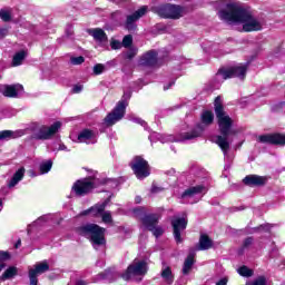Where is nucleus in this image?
Returning a JSON list of instances; mask_svg holds the SVG:
<instances>
[{
  "instance_id": "1",
  "label": "nucleus",
  "mask_w": 285,
  "mask_h": 285,
  "mask_svg": "<svg viewBox=\"0 0 285 285\" xmlns=\"http://www.w3.org/2000/svg\"><path fill=\"white\" fill-rule=\"evenodd\" d=\"M218 14L222 21L244 23V32H259L263 29L262 22L253 17V13L248 9L239 6L237 2H228L225 9L220 10Z\"/></svg>"
},
{
  "instance_id": "2",
  "label": "nucleus",
  "mask_w": 285,
  "mask_h": 285,
  "mask_svg": "<svg viewBox=\"0 0 285 285\" xmlns=\"http://www.w3.org/2000/svg\"><path fill=\"white\" fill-rule=\"evenodd\" d=\"M214 112L216 115L219 131V135L216 136L215 144L218 145L224 155H228V150H230L228 137L237 135V131L233 129V118H230V116L226 114V109H224L222 96H217L214 100Z\"/></svg>"
},
{
  "instance_id": "3",
  "label": "nucleus",
  "mask_w": 285,
  "mask_h": 285,
  "mask_svg": "<svg viewBox=\"0 0 285 285\" xmlns=\"http://www.w3.org/2000/svg\"><path fill=\"white\" fill-rule=\"evenodd\" d=\"M86 173H92V176L85 177L77 179L73 185L71 186V193L75 195V197H86L87 195H90L95 189L99 188V186H106L108 184L109 179L107 178H97V171L88 168L82 167Z\"/></svg>"
},
{
  "instance_id": "4",
  "label": "nucleus",
  "mask_w": 285,
  "mask_h": 285,
  "mask_svg": "<svg viewBox=\"0 0 285 285\" xmlns=\"http://www.w3.org/2000/svg\"><path fill=\"white\" fill-rule=\"evenodd\" d=\"M132 213L139 218L141 226L158 239L164 235V227L159 226L161 216L157 213H147L146 207H136Z\"/></svg>"
},
{
  "instance_id": "5",
  "label": "nucleus",
  "mask_w": 285,
  "mask_h": 285,
  "mask_svg": "<svg viewBox=\"0 0 285 285\" xmlns=\"http://www.w3.org/2000/svg\"><path fill=\"white\" fill-rule=\"evenodd\" d=\"M76 233L80 237L89 239L94 246H106V228L95 223H87L77 227Z\"/></svg>"
},
{
  "instance_id": "6",
  "label": "nucleus",
  "mask_w": 285,
  "mask_h": 285,
  "mask_svg": "<svg viewBox=\"0 0 285 285\" xmlns=\"http://www.w3.org/2000/svg\"><path fill=\"white\" fill-rule=\"evenodd\" d=\"M213 124H215V114L213 110H203L200 114V122L196 124L195 128L190 131L183 134V139L190 140L202 137L204 130H206V126H213Z\"/></svg>"
},
{
  "instance_id": "7",
  "label": "nucleus",
  "mask_w": 285,
  "mask_h": 285,
  "mask_svg": "<svg viewBox=\"0 0 285 285\" xmlns=\"http://www.w3.org/2000/svg\"><path fill=\"white\" fill-rule=\"evenodd\" d=\"M151 11L155 14H158L160 19H173L177 21V19H181L184 17V7L179 4L173 3H163L157 7H153Z\"/></svg>"
},
{
  "instance_id": "8",
  "label": "nucleus",
  "mask_w": 285,
  "mask_h": 285,
  "mask_svg": "<svg viewBox=\"0 0 285 285\" xmlns=\"http://www.w3.org/2000/svg\"><path fill=\"white\" fill-rule=\"evenodd\" d=\"M246 72H248V66H233V67H220L216 73L217 77H222L224 81L228 79H246Z\"/></svg>"
},
{
  "instance_id": "9",
  "label": "nucleus",
  "mask_w": 285,
  "mask_h": 285,
  "mask_svg": "<svg viewBox=\"0 0 285 285\" xmlns=\"http://www.w3.org/2000/svg\"><path fill=\"white\" fill-rule=\"evenodd\" d=\"M135 177L138 179H146L150 177V164L144 158V156H135L129 163Z\"/></svg>"
},
{
  "instance_id": "10",
  "label": "nucleus",
  "mask_w": 285,
  "mask_h": 285,
  "mask_svg": "<svg viewBox=\"0 0 285 285\" xmlns=\"http://www.w3.org/2000/svg\"><path fill=\"white\" fill-rule=\"evenodd\" d=\"M148 273V263L146 261H135L127 269L120 275L125 282H130L132 275H146Z\"/></svg>"
},
{
  "instance_id": "11",
  "label": "nucleus",
  "mask_w": 285,
  "mask_h": 285,
  "mask_svg": "<svg viewBox=\"0 0 285 285\" xmlns=\"http://www.w3.org/2000/svg\"><path fill=\"white\" fill-rule=\"evenodd\" d=\"M59 128H61V121L53 122L50 127L42 125L36 134H33V139L37 141H48V139H52L56 132H59Z\"/></svg>"
},
{
  "instance_id": "12",
  "label": "nucleus",
  "mask_w": 285,
  "mask_h": 285,
  "mask_svg": "<svg viewBox=\"0 0 285 285\" xmlns=\"http://www.w3.org/2000/svg\"><path fill=\"white\" fill-rule=\"evenodd\" d=\"M122 117H126V100L118 101L112 111L105 117L104 122L106 126H115Z\"/></svg>"
},
{
  "instance_id": "13",
  "label": "nucleus",
  "mask_w": 285,
  "mask_h": 285,
  "mask_svg": "<svg viewBox=\"0 0 285 285\" xmlns=\"http://www.w3.org/2000/svg\"><path fill=\"white\" fill-rule=\"evenodd\" d=\"M259 144H267L268 146H285V134L273 132L258 136Z\"/></svg>"
},
{
  "instance_id": "14",
  "label": "nucleus",
  "mask_w": 285,
  "mask_h": 285,
  "mask_svg": "<svg viewBox=\"0 0 285 285\" xmlns=\"http://www.w3.org/2000/svg\"><path fill=\"white\" fill-rule=\"evenodd\" d=\"M188 226V220L184 217L174 218L171 220L173 235L176 244H181L184 238H181V230H186Z\"/></svg>"
},
{
  "instance_id": "15",
  "label": "nucleus",
  "mask_w": 285,
  "mask_h": 285,
  "mask_svg": "<svg viewBox=\"0 0 285 285\" xmlns=\"http://www.w3.org/2000/svg\"><path fill=\"white\" fill-rule=\"evenodd\" d=\"M146 12H148V7L142 6L138 10H136L134 13L127 16V19H126L127 30H137V24H135V22L139 21L141 17H145Z\"/></svg>"
},
{
  "instance_id": "16",
  "label": "nucleus",
  "mask_w": 285,
  "mask_h": 285,
  "mask_svg": "<svg viewBox=\"0 0 285 285\" xmlns=\"http://www.w3.org/2000/svg\"><path fill=\"white\" fill-rule=\"evenodd\" d=\"M48 271H50V265L47 261L36 264L35 268L29 269V281L39 284L37 275H43V273H48Z\"/></svg>"
},
{
  "instance_id": "17",
  "label": "nucleus",
  "mask_w": 285,
  "mask_h": 285,
  "mask_svg": "<svg viewBox=\"0 0 285 285\" xmlns=\"http://www.w3.org/2000/svg\"><path fill=\"white\" fill-rule=\"evenodd\" d=\"M157 57H159V52L157 50L151 49L144 53L140 58V66H147L148 68H153L154 66H157Z\"/></svg>"
},
{
  "instance_id": "18",
  "label": "nucleus",
  "mask_w": 285,
  "mask_h": 285,
  "mask_svg": "<svg viewBox=\"0 0 285 285\" xmlns=\"http://www.w3.org/2000/svg\"><path fill=\"white\" fill-rule=\"evenodd\" d=\"M268 181V178L266 176H258V175H247L243 179V184L245 186H266V183Z\"/></svg>"
},
{
  "instance_id": "19",
  "label": "nucleus",
  "mask_w": 285,
  "mask_h": 285,
  "mask_svg": "<svg viewBox=\"0 0 285 285\" xmlns=\"http://www.w3.org/2000/svg\"><path fill=\"white\" fill-rule=\"evenodd\" d=\"M88 35L95 39V41H99V43H104L108 41V35L101 28L89 29Z\"/></svg>"
},
{
  "instance_id": "20",
  "label": "nucleus",
  "mask_w": 285,
  "mask_h": 285,
  "mask_svg": "<svg viewBox=\"0 0 285 285\" xmlns=\"http://www.w3.org/2000/svg\"><path fill=\"white\" fill-rule=\"evenodd\" d=\"M213 247V238L208 234H202L199 237L197 250H210Z\"/></svg>"
},
{
  "instance_id": "21",
  "label": "nucleus",
  "mask_w": 285,
  "mask_h": 285,
  "mask_svg": "<svg viewBox=\"0 0 285 285\" xmlns=\"http://www.w3.org/2000/svg\"><path fill=\"white\" fill-rule=\"evenodd\" d=\"M111 197L109 196L101 204H96L95 206H92L91 214L94 215V217H99L100 215H104V213H106V206H108Z\"/></svg>"
},
{
  "instance_id": "22",
  "label": "nucleus",
  "mask_w": 285,
  "mask_h": 285,
  "mask_svg": "<svg viewBox=\"0 0 285 285\" xmlns=\"http://www.w3.org/2000/svg\"><path fill=\"white\" fill-rule=\"evenodd\" d=\"M193 266H195V252H190L183 265V275H188L190 271H193Z\"/></svg>"
},
{
  "instance_id": "23",
  "label": "nucleus",
  "mask_w": 285,
  "mask_h": 285,
  "mask_svg": "<svg viewBox=\"0 0 285 285\" xmlns=\"http://www.w3.org/2000/svg\"><path fill=\"white\" fill-rule=\"evenodd\" d=\"M23 177H26V168L21 167L13 174L12 178L8 183V188H14Z\"/></svg>"
},
{
  "instance_id": "24",
  "label": "nucleus",
  "mask_w": 285,
  "mask_h": 285,
  "mask_svg": "<svg viewBox=\"0 0 285 285\" xmlns=\"http://www.w3.org/2000/svg\"><path fill=\"white\" fill-rule=\"evenodd\" d=\"M204 188H206L204 185L189 187L181 194V199H186V197H195V195H200V193H204Z\"/></svg>"
},
{
  "instance_id": "25",
  "label": "nucleus",
  "mask_w": 285,
  "mask_h": 285,
  "mask_svg": "<svg viewBox=\"0 0 285 285\" xmlns=\"http://www.w3.org/2000/svg\"><path fill=\"white\" fill-rule=\"evenodd\" d=\"M160 276L168 285H173L175 282V275H173V269L170 268V266L164 268L160 273Z\"/></svg>"
},
{
  "instance_id": "26",
  "label": "nucleus",
  "mask_w": 285,
  "mask_h": 285,
  "mask_svg": "<svg viewBox=\"0 0 285 285\" xmlns=\"http://www.w3.org/2000/svg\"><path fill=\"white\" fill-rule=\"evenodd\" d=\"M3 97H9L10 99H14L19 97V91L17 90L16 85H7L4 90L2 91Z\"/></svg>"
},
{
  "instance_id": "27",
  "label": "nucleus",
  "mask_w": 285,
  "mask_h": 285,
  "mask_svg": "<svg viewBox=\"0 0 285 285\" xmlns=\"http://www.w3.org/2000/svg\"><path fill=\"white\" fill-rule=\"evenodd\" d=\"M19 269H17L16 266H10L4 271V273L0 276V279L6 281V279H12V277H16L18 275Z\"/></svg>"
},
{
  "instance_id": "28",
  "label": "nucleus",
  "mask_w": 285,
  "mask_h": 285,
  "mask_svg": "<svg viewBox=\"0 0 285 285\" xmlns=\"http://www.w3.org/2000/svg\"><path fill=\"white\" fill-rule=\"evenodd\" d=\"M12 259V255L10 252L0 250V273L6 267V262H10Z\"/></svg>"
},
{
  "instance_id": "29",
  "label": "nucleus",
  "mask_w": 285,
  "mask_h": 285,
  "mask_svg": "<svg viewBox=\"0 0 285 285\" xmlns=\"http://www.w3.org/2000/svg\"><path fill=\"white\" fill-rule=\"evenodd\" d=\"M94 137L95 131H92L91 129H82L78 135L79 141H88V139H92Z\"/></svg>"
},
{
  "instance_id": "30",
  "label": "nucleus",
  "mask_w": 285,
  "mask_h": 285,
  "mask_svg": "<svg viewBox=\"0 0 285 285\" xmlns=\"http://www.w3.org/2000/svg\"><path fill=\"white\" fill-rule=\"evenodd\" d=\"M26 51L21 50L18 51L12 59V66L17 67V66H21V63H23V59H26Z\"/></svg>"
},
{
  "instance_id": "31",
  "label": "nucleus",
  "mask_w": 285,
  "mask_h": 285,
  "mask_svg": "<svg viewBox=\"0 0 285 285\" xmlns=\"http://www.w3.org/2000/svg\"><path fill=\"white\" fill-rule=\"evenodd\" d=\"M238 275H240V277H253V275H255V272L250 268H248V266L243 265L237 269Z\"/></svg>"
},
{
  "instance_id": "32",
  "label": "nucleus",
  "mask_w": 285,
  "mask_h": 285,
  "mask_svg": "<svg viewBox=\"0 0 285 285\" xmlns=\"http://www.w3.org/2000/svg\"><path fill=\"white\" fill-rule=\"evenodd\" d=\"M39 170L41 175H46L50 173V170H52V160H47L45 163H41Z\"/></svg>"
},
{
  "instance_id": "33",
  "label": "nucleus",
  "mask_w": 285,
  "mask_h": 285,
  "mask_svg": "<svg viewBox=\"0 0 285 285\" xmlns=\"http://www.w3.org/2000/svg\"><path fill=\"white\" fill-rule=\"evenodd\" d=\"M271 228H273V226L271 224H263V225H259L257 227H254L253 228V232L254 233H271Z\"/></svg>"
},
{
  "instance_id": "34",
  "label": "nucleus",
  "mask_w": 285,
  "mask_h": 285,
  "mask_svg": "<svg viewBox=\"0 0 285 285\" xmlns=\"http://www.w3.org/2000/svg\"><path fill=\"white\" fill-rule=\"evenodd\" d=\"M0 19H2L4 23H8L9 21H12V13H10V11H6L4 9H1Z\"/></svg>"
},
{
  "instance_id": "35",
  "label": "nucleus",
  "mask_w": 285,
  "mask_h": 285,
  "mask_svg": "<svg viewBox=\"0 0 285 285\" xmlns=\"http://www.w3.org/2000/svg\"><path fill=\"white\" fill-rule=\"evenodd\" d=\"M106 70V66L104 63H97L94 66V75L99 76L102 75Z\"/></svg>"
},
{
  "instance_id": "36",
  "label": "nucleus",
  "mask_w": 285,
  "mask_h": 285,
  "mask_svg": "<svg viewBox=\"0 0 285 285\" xmlns=\"http://www.w3.org/2000/svg\"><path fill=\"white\" fill-rule=\"evenodd\" d=\"M121 43L124 48H130L132 46V35L125 36Z\"/></svg>"
},
{
  "instance_id": "37",
  "label": "nucleus",
  "mask_w": 285,
  "mask_h": 285,
  "mask_svg": "<svg viewBox=\"0 0 285 285\" xmlns=\"http://www.w3.org/2000/svg\"><path fill=\"white\" fill-rule=\"evenodd\" d=\"M101 218L104 224H112V214H110V212H104Z\"/></svg>"
},
{
  "instance_id": "38",
  "label": "nucleus",
  "mask_w": 285,
  "mask_h": 285,
  "mask_svg": "<svg viewBox=\"0 0 285 285\" xmlns=\"http://www.w3.org/2000/svg\"><path fill=\"white\" fill-rule=\"evenodd\" d=\"M247 285H266V276H258L256 279L248 283Z\"/></svg>"
},
{
  "instance_id": "39",
  "label": "nucleus",
  "mask_w": 285,
  "mask_h": 285,
  "mask_svg": "<svg viewBox=\"0 0 285 285\" xmlns=\"http://www.w3.org/2000/svg\"><path fill=\"white\" fill-rule=\"evenodd\" d=\"M110 47H111V50H121L124 45L121 41L112 39L110 42Z\"/></svg>"
},
{
  "instance_id": "40",
  "label": "nucleus",
  "mask_w": 285,
  "mask_h": 285,
  "mask_svg": "<svg viewBox=\"0 0 285 285\" xmlns=\"http://www.w3.org/2000/svg\"><path fill=\"white\" fill-rule=\"evenodd\" d=\"M85 61H86V58H83V56L71 58L72 66H81V63H83Z\"/></svg>"
},
{
  "instance_id": "41",
  "label": "nucleus",
  "mask_w": 285,
  "mask_h": 285,
  "mask_svg": "<svg viewBox=\"0 0 285 285\" xmlns=\"http://www.w3.org/2000/svg\"><path fill=\"white\" fill-rule=\"evenodd\" d=\"M12 135H14V132L12 130H2V131H0V141L2 139H10V137H12Z\"/></svg>"
},
{
  "instance_id": "42",
  "label": "nucleus",
  "mask_w": 285,
  "mask_h": 285,
  "mask_svg": "<svg viewBox=\"0 0 285 285\" xmlns=\"http://www.w3.org/2000/svg\"><path fill=\"white\" fill-rule=\"evenodd\" d=\"M253 242H255V238L253 236H248L243 240L242 248H249V246H253Z\"/></svg>"
},
{
  "instance_id": "43",
  "label": "nucleus",
  "mask_w": 285,
  "mask_h": 285,
  "mask_svg": "<svg viewBox=\"0 0 285 285\" xmlns=\"http://www.w3.org/2000/svg\"><path fill=\"white\" fill-rule=\"evenodd\" d=\"M161 190H164L163 187H159V186H157V185H153V186H151V189H150V193H151L153 195H157V193H161Z\"/></svg>"
},
{
  "instance_id": "44",
  "label": "nucleus",
  "mask_w": 285,
  "mask_h": 285,
  "mask_svg": "<svg viewBox=\"0 0 285 285\" xmlns=\"http://www.w3.org/2000/svg\"><path fill=\"white\" fill-rule=\"evenodd\" d=\"M8 37V28L0 29V39H6Z\"/></svg>"
},
{
  "instance_id": "45",
  "label": "nucleus",
  "mask_w": 285,
  "mask_h": 285,
  "mask_svg": "<svg viewBox=\"0 0 285 285\" xmlns=\"http://www.w3.org/2000/svg\"><path fill=\"white\" fill-rule=\"evenodd\" d=\"M81 90H83V86L76 85V86H73L72 92H75L76 95H79V92H81Z\"/></svg>"
},
{
  "instance_id": "46",
  "label": "nucleus",
  "mask_w": 285,
  "mask_h": 285,
  "mask_svg": "<svg viewBox=\"0 0 285 285\" xmlns=\"http://www.w3.org/2000/svg\"><path fill=\"white\" fill-rule=\"evenodd\" d=\"M136 55H137V53H136L135 51L130 50V51H128V52L126 53V59L132 60V59H135V56H136Z\"/></svg>"
},
{
  "instance_id": "47",
  "label": "nucleus",
  "mask_w": 285,
  "mask_h": 285,
  "mask_svg": "<svg viewBox=\"0 0 285 285\" xmlns=\"http://www.w3.org/2000/svg\"><path fill=\"white\" fill-rule=\"evenodd\" d=\"M175 86V80H171L168 82V85L164 86V90H170Z\"/></svg>"
},
{
  "instance_id": "48",
  "label": "nucleus",
  "mask_w": 285,
  "mask_h": 285,
  "mask_svg": "<svg viewBox=\"0 0 285 285\" xmlns=\"http://www.w3.org/2000/svg\"><path fill=\"white\" fill-rule=\"evenodd\" d=\"M228 284V278H222L219 279L216 285H227Z\"/></svg>"
},
{
  "instance_id": "49",
  "label": "nucleus",
  "mask_w": 285,
  "mask_h": 285,
  "mask_svg": "<svg viewBox=\"0 0 285 285\" xmlns=\"http://www.w3.org/2000/svg\"><path fill=\"white\" fill-rule=\"evenodd\" d=\"M90 213H92L91 207L89 209H86V210L81 212V216L86 217L87 215H90Z\"/></svg>"
},
{
  "instance_id": "50",
  "label": "nucleus",
  "mask_w": 285,
  "mask_h": 285,
  "mask_svg": "<svg viewBox=\"0 0 285 285\" xmlns=\"http://www.w3.org/2000/svg\"><path fill=\"white\" fill-rule=\"evenodd\" d=\"M58 150H68V147L63 144L59 145Z\"/></svg>"
},
{
  "instance_id": "51",
  "label": "nucleus",
  "mask_w": 285,
  "mask_h": 285,
  "mask_svg": "<svg viewBox=\"0 0 285 285\" xmlns=\"http://www.w3.org/2000/svg\"><path fill=\"white\" fill-rule=\"evenodd\" d=\"M21 247V239H18L17 243L14 244V248H20Z\"/></svg>"
},
{
  "instance_id": "52",
  "label": "nucleus",
  "mask_w": 285,
  "mask_h": 285,
  "mask_svg": "<svg viewBox=\"0 0 285 285\" xmlns=\"http://www.w3.org/2000/svg\"><path fill=\"white\" fill-rule=\"evenodd\" d=\"M141 202V196H136L135 197V204H139Z\"/></svg>"
},
{
  "instance_id": "53",
  "label": "nucleus",
  "mask_w": 285,
  "mask_h": 285,
  "mask_svg": "<svg viewBox=\"0 0 285 285\" xmlns=\"http://www.w3.org/2000/svg\"><path fill=\"white\" fill-rule=\"evenodd\" d=\"M76 285H86V282L85 281H77Z\"/></svg>"
},
{
  "instance_id": "54",
  "label": "nucleus",
  "mask_w": 285,
  "mask_h": 285,
  "mask_svg": "<svg viewBox=\"0 0 285 285\" xmlns=\"http://www.w3.org/2000/svg\"><path fill=\"white\" fill-rule=\"evenodd\" d=\"M30 285H39V283H35V282L30 281Z\"/></svg>"
},
{
  "instance_id": "55",
  "label": "nucleus",
  "mask_w": 285,
  "mask_h": 285,
  "mask_svg": "<svg viewBox=\"0 0 285 285\" xmlns=\"http://www.w3.org/2000/svg\"><path fill=\"white\" fill-rule=\"evenodd\" d=\"M0 206H3V200H1V198H0Z\"/></svg>"
},
{
  "instance_id": "56",
  "label": "nucleus",
  "mask_w": 285,
  "mask_h": 285,
  "mask_svg": "<svg viewBox=\"0 0 285 285\" xmlns=\"http://www.w3.org/2000/svg\"><path fill=\"white\" fill-rule=\"evenodd\" d=\"M141 122H144V120H138V124H141Z\"/></svg>"
},
{
  "instance_id": "57",
  "label": "nucleus",
  "mask_w": 285,
  "mask_h": 285,
  "mask_svg": "<svg viewBox=\"0 0 285 285\" xmlns=\"http://www.w3.org/2000/svg\"><path fill=\"white\" fill-rule=\"evenodd\" d=\"M282 105H285V102H282Z\"/></svg>"
}]
</instances>
